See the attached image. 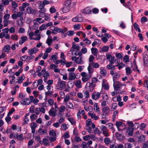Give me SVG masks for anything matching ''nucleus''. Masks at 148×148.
<instances>
[{"instance_id":"f257e3e1","label":"nucleus","mask_w":148,"mask_h":148,"mask_svg":"<svg viewBox=\"0 0 148 148\" xmlns=\"http://www.w3.org/2000/svg\"><path fill=\"white\" fill-rule=\"evenodd\" d=\"M106 56L107 59L109 61L110 64H114V63L118 64L119 63L120 60L119 59H115L114 56H112L110 54H107Z\"/></svg>"},{"instance_id":"f03ea898","label":"nucleus","mask_w":148,"mask_h":148,"mask_svg":"<svg viewBox=\"0 0 148 148\" xmlns=\"http://www.w3.org/2000/svg\"><path fill=\"white\" fill-rule=\"evenodd\" d=\"M97 79L95 77L93 78L92 79L91 81L90 82H88L86 84V86L89 87L90 90H92L94 87L96 86V83L97 82Z\"/></svg>"},{"instance_id":"7ed1b4c3","label":"nucleus","mask_w":148,"mask_h":148,"mask_svg":"<svg viewBox=\"0 0 148 148\" xmlns=\"http://www.w3.org/2000/svg\"><path fill=\"white\" fill-rule=\"evenodd\" d=\"M74 2H71L70 0H67L65 2V6L64 9L66 12L69 11L70 7L73 6L74 5Z\"/></svg>"},{"instance_id":"20e7f679","label":"nucleus","mask_w":148,"mask_h":148,"mask_svg":"<svg viewBox=\"0 0 148 148\" xmlns=\"http://www.w3.org/2000/svg\"><path fill=\"white\" fill-rule=\"evenodd\" d=\"M81 75L82 76V80L83 82H85L88 81L91 77L90 75H87L85 72H82Z\"/></svg>"},{"instance_id":"39448f33","label":"nucleus","mask_w":148,"mask_h":148,"mask_svg":"<svg viewBox=\"0 0 148 148\" xmlns=\"http://www.w3.org/2000/svg\"><path fill=\"white\" fill-rule=\"evenodd\" d=\"M72 20L74 22H81L83 21V17L81 14H79L75 17L73 18Z\"/></svg>"},{"instance_id":"423d86ee","label":"nucleus","mask_w":148,"mask_h":148,"mask_svg":"<svg viewBox=\"0 0 148 148\" xmlns=\"http://www.w3.org/2000/svg\"><path fill=\"white\" fill-rule=\"evenodd\" d=\"M60 90H62L66 88L65 82L63 81H59L58 82Z\"/></svg>"},{"instance_id":"0eeeda50","label":"nucleus","mask_w":148,"mask_h":148,"mask_svg":"<svg viewBox=\"0 0 148 148\" xmlns=\"http://www.w3.org/2000/svg\"><path fill=\"white\" fill-rule=\"evenodd\" d=\"M26 9L27 13L29 14H35L36 12V11L35 9L32 8L30 7H27Z\"/></svg>"},{"instance_id":"6e6552de","label":"nucleus","mask_w":148,"mask_h":148,"mask_svg":"<svg viewBox=\"0 0 148 148\" xmlns=\"http://www.w3.org/2000/svg\"><path fill=\"white\" fill-rule=\"evenodd\" d=\"M56 112V110L53 107H52L48 112L50 116L53 117L55 116Z\"/></svg>"},{"instance_id":"1a4fd4ad","label":"nucleus","mask_w":148,"mask_h":148,"mask_svg":"<svg viewBox=\"0 0 148 148\" xmlns=\"http://www.w3.org/2000/svg\"><path fill=\"white\" fill-rule=\"evenodd\" d=\"M101 95V92H95L92 94V99L96 100L98 99Z\"/></svg>"},{"instance_id":"9d476101","label":"nucleus","mask_w":148,"mask_h":148,"mask_svg":"<svg viewBox=\"0 0 148 148\" xmlns=\"http://www.w3.org/2000/svg\"><path fill=\"white\" fill-rule=\"evenodd\" d=\"M20 102L21 104L23 105H29L30 103V102L28 98L23 99Z\"/></svg>"},{"instance_id":"9b49d317","label":"nucleus","mask_w":148,"mask_h":148,"mask_svg":"<svg viewBox=\"0 0 148 148\" xmlns=\"http://www.w3.org/2000/svg\"><path fill=\"white\" fill-rule=\"evenodd\" d=\"M122 86L121 83L119 82H115L114 84V88L115 90H117Z\"/></svg>"},{"instance_id":"f8f14e48","label":"nucleus","mask_w":148,"mask_h":148,"mask_svg":"<svg viewBox=\"0 0 148 148\" xmlns=\"http://www.w3.org/2000/svg\"><path fill=\"white\" fill-rule=\"evenodd\" d=\"M30 126L32 130V133L34 134L35 132V129L37 126V124L35 122H33L31 123Z\"/></svg>"},{"instance_id":"ddd939ff","label":"nucleus","mask_w":148,"mask_h":148,"mask_svg":"<svg viewBox=\"0 0 148 148\" xmlns=\"http://www.w3.org/2000/svg\"><path fill=\"white\" fill-rule=\"evenodd\" d=\"M47 130L46 128H44V129L42 128H39L38 130V132L39 135H42L47 132Z\"/></svg>"},{"instance_id":"4468645a","label":"nucleus","mask_w":148,"mask_h":148,"mask_svg":"<svg viewBox=\"0 0 148 148\" xmlns=\"http://www.w3.org/2000/svg\"><path fill=\"white\" fill-rule=\"evenodd\" d=\"M75 86L78 88H80L82 87V82L80 79L77 80L75 83Z\"/></svg>"},{"instance_id":"2eb2a0df","label":"nucleus","mask_w":148,"mask_h":148,"mask_svg":"<svg viewBox=\"0 0 148 148\" xmlns=\"http://www.w3.org/2000/svg\"><path fill=\"white\" fill-rule=\"evenodd\" d=\"M76 76L73 72H70L69 73V80H72L75 79Z\"/></svg>"},{"instance_id":"dca6fc26","label":"nucleus","mask_w":148,"mask_h":148,"mask_svg":"<svg viewBox=\"0 0 148 148\" xmlns=\"http://www.w3.org/2000/svg\"><path fill=\"white\" fill-rule=\"evenodd\" d=\"M86 126H90L91 125V127L92 128L94 129L95 128V125L93 123H92L91 119H88L86 120Z\"/></svg>"},{"instance_id":"f3484780","label":"nucleus","mask_w":148,"mask_h":148,"mask_svg":"<svg viewBox=\"0 0 148 148\" xmlns=\"http://www.w3.org/2000/svg\"><path fill=\"white\" fill-rule=\"evenodd\" d=\"M75 62L76 63L79 64H84L82 58L81 57H77V58L75 60Z\"/></svg>"},{"instance_id":"a211bd4d","label":"nucleus","mask_w":148,"mask_h":148,"mask_svg":"<svg viewBox=\"0 0 148 148\" xmlns=\"http://www.w3.org/2000/svg\"><path fill=\"white\" fill-rule=\"evenodd\" d=\"M89 116H90L91 118L95 120H98L99 118L98 116H96L94 113H88Z\"/></svg>"},{"instance_id":"6ab92c4d","label":"nucleus","mask_w":148,"mask_h":148,"mask_svg":"<svg viewBox=\"0 0 148 148\" xmlns=\"http://www.w3.org/2000/svg\"><path fill=\"white\" fill-rule=\"evenodd\" d=\"M134 130L132 128L127 127L126 132L128 136H132L133 135V133L134 132Z\"/></svg>"},{"instance_id":"aec40b11","label":"nucleus","mask_w":148,"mask_h":148,"mask_svg":"<svg viewBox=\"0 0 148 148\" xmlns=\"http://www.w3.org/2000/svg\"><path fill=\"white\" fill-rule=\"evenodd\" d=\"M38 50L37 49L36 47H34L28 51V53L30 55H32L34 53H36L37 51Z\"/></svg>"},{"instance_id":"412c9836","label":"nucleus","mask_w":148,"mask_h":148,"mask_svg":"<svg viewBox=\"0 0 148 148\" xmlns=\"http://www.w3.org/2000/svg\"><path fill=\"white\" fill-rule=\"evenodd\" d=\"M27 39V38L26 36L21 37V39L19 40V43L20 45H22Z\"/></svg>"},{"instance_id":"4be33fe9","label":"nucleus","mask_w":148,"mask_h":148,"mask_svg":"<svg viewBox=\"0 0 148 148\" xmlns=\"http://www.w3.org/2000/svg\"><path fill=\"white\" fill-rule=\"evenodd\" d=\"M25 77L24 74H22L21 76L19 77L18 79H17V80L18 81L17 82L18 84H20L22 83L23 80L25 79Z\"/></svg>"},{"instance_id":"5701e85b","label":"nucleus","mask_w":148,"mask_h":148,"mask_svg":"<svg viewBox=\"0 0 148 148\" xmlns=\"http://www.w3.org/2000/svg\"><path fill=\"white\" fill-rule=\"evenodd\" d=\"M91 12V10L89 8L87 7L84 9L82 12V13L86 14H89Z\"/></svg>"},{"instance_id":"b1692460","label":"nucleus","mask_w":148,"mask_h":148,"mask_svg":"<svg viewBox=\"0 0 148 148\" xmlns=\"http://www.w3.org/2000/svg\"><path fill=\"white\" fill-rule=\"evenodd\" d=\"M145 137L144 135H141L140 136L138 139V142L139 143H141L144 142L145 141Z\"/></svg>"},{"instance_id":"393cba45","label":"nucleus","mask_w":148,"mask_h":148,"mask_svg":"<svg viewBox=\"0 0 148 148\" xmlns=\"http://www.w3.org/2000/svg\"><path fill=\"white\" fill-rule=\"evenodd\" d=\"M1 4L3 5L4 6L8 5L10 1H12L13 0H1Z\"/></svg>"},{"instance_id":"a878e982","label":"nucleus","mask_w":148,"mask_h":148,"mask_svg":"<svg viewBox=\"0 0 148 148\" xmlns=\"http://www.w3.org/2000/svg\"><path fill=\"white\" fill-rule=\"evenodd\" d=\"M113 64H111L110 63L107 66V68L109 70H114L115 69V66L114 65H113Z\"/></svg>"},{"instance_id":"bb28decb","label":"nucleus","mask_w":148,"mask_h":148,"mask_svg":"<svg viewBox=\"0 0 148 148\" xmlns=\"http://www.w3.org/2000/svg\"><path fill=\"white\" fill-rule=\"evenodd\" d=\"M53 40L51 38H48L46 42L49 46L51 45L52 43Z\"/></svg>"},{"instance_id":"cd10ccee","label":"nucleus","mask_w":148,"mask_h":148,"mask_svg":"<svg viewBox=\"0 0 148 148\" xmlns=\"http://www.w3.org/2000/svg\"><path fill=\"white\" fill-rule=\"evenodd\" d=\"M90 64L95 69L98 68L99 66V65L97 62H92Z\"/></svg>"},{"instance_id":"c85d7f7f","label":"nucleus","mask_w":148,"mask_h":148,"mask_svg":"<svg viewBox=\"0 0 148 148\" xmlns=\"http://www.w3.org/2000/svg\"><path fill=\"white\" fill-rule=\"evenodd\" d=\"M108 127L109 129H112L113 130L114 132V128L113 125L111 123H108L106 124Z\"/></svg>"},{"instance_id":"c756f323","label":"nucleus","mask_w":148,"mask_h":148,"mask_svg":"<svg viewBox=\"0 0 148 148\" xmlns=\"http://www.w3.org/2000/svg\"><path fill=\"white\" fill-rule=\"evenodd\" d=\"M44 75L43 76L44 77V78L43 80L45 82H46L47 79L48 77L49 76V73L47 72H45L44 73Z\"/></svg>"},{"instance_id":"7c9ffc66","label":"nucleus","mask_w":148,"mask_h":148,"mask_svg":"<svg viewBox=\"0 0 148 148\" xmlns=\"http://www.w3.org/2000/svg\"><path fill=\"white\" fill-rule=\"evenodd\" d=\"M100 71V74L103 76H105L106 74V70L103 69H101Z\"/></svg>"},{"instance_id":"2f4dec72","label":"nucleus","mask_w":148,"mask_h":148,"mask_svg":"<svg viewBox=\"0 0 148 148\" xmlns=\"http://www.w3.org/2000/svg\"><path fill=\"white\" fill-rule=\"evenodd\" d=\"M92 53L95 56L97 55V48H92L91 49Z\"/></svg>"},{"instance_id":"473e14b6","label":"nucleus","mask_w":148,"mask_h":148,"mask_svg":"<svg viewBox=\"0 0 148 148\" xmlns=\"http://www.w3.org/2000/svg\"><path fill=\"white\" fill-rule=\"evenodd\" d=\"M65 105L67 107H68V108L70 109H73V104L71 102H66L65 103Z\"/></svg>"},{"instance_id":"72a5a7b5","label":"nucleus","mask_w":148,"mask_h":148,"mask_svg":"<svg viewBox=\"0 0 148 148\" xmlns=\"http://www.w3.org/2000/svg\"><path fill=\"white\" fill-rule=\"evenodd\" d=\"M102 111L104 112H108L109 111V108L108 107H102Z\"/></svg>"},{"instance_id":"f704fd0d","label":"nucleus","mask_w":148,"mask_h":148,"mask_svg":"<svg viewBox=\"0 0 148 148\" xmlns=\"http://www.w3.org/2000/svg\"><path fill=\"white\" fill-rule=\"evenodd\" d=\"M104 141L106 145H108L110 142V140L108 138H106L104 139Z\"/></svg>"},{"instance_id":"c9c22d12","label":"nucleus","mask_w":148,"mask_h":148,"mask_svg":"<svg viewBox=\"0 0 148 148\" xmlns=\"http://www.w3.org/2000/svg\"><path fill=\"white\" fill-rule=\"evenodd\" d=\"M83 95V97H84L85 98H88L89 97V92L87 91L84 92Z\"/></svg>"},{"instance_id":"e433bc0d","label":"nucleus","mask_w":148,"mask_h":148,"mask_svg":"<svg viewBox=\"0 0 148 148\" xmlns=\"http://www.w3.org/2000/svg\"><path fill=\"white\" fill-rule=\"evenodd\" d=\"M37 117L35 114H33L30 116V118L31 121H33L36 119Z\"/></svg>"},{"instance_id":"4c0bfd02","label":"nucleus","mask_w":148,"mask_h":148,"mask_svg":"<svg viewBox=\"0 0 148 148\" xmlns=\"http://www.w3.org/2000/svg\"><path fill=\"white\" fill-rule=\"evenodd\" d=\"M69 121L71 123V124L74 125L75 123V121L73 118H69L68 119Z\"/></svg>"},{"instance_id":"58836bf2","label":"nucleus","mask_w":148,"mask_h":148,"mask_svg":"<svg viewBox=\"0 0 148 148\" xmlns=\"http://www.w3.org/2000/svg\"><path fill=\"white\" fill-rule=\"evenodd\" d=\"M81 146L82 148H88V147H89L88 145V144L85 142H83L82 143Z\"/></svg>"},{"instance_id":"ea45409f","label":"nucleus","mask_w":148,"mask_h":148,"mask_svg":"<svg viewBox=\"0 0 148 148\" xmlns=\"http://www.w3.org/2000/svg\"><path fill=\"white\" fill-rule=\"evenodd\" d=\"M90 64H89L88 67V71L89 73L90 74L92 73L93 72V69L92 68L91 66H90Z\"/></svg>"},{"instance_id":"a19ab883","label":"nucleus","mask_w":148,"mask_h":148,"mask_svg":"<svg viewBox=\"0 0 148 148\" xmlns=\"http://www.w3.org/2000/svg\"><path fill=\"white\" fill-rule=\"evenodd\" d=\"M126 75H129L132 72V71L129 67H127L125 69Z\"/></svg>"},{"instance_id":"79ce46f5","label":"nucleus","mask_w":148,"mask_h":148,"mask_svg":"<svg viewBox=\"0 0 148 148\" xmlns=\"http://www.w3.org/2000/svg\"><path fill=\"white\" fill-rule=\"evenodd\" d=\"M23 121H24V123L23 124V125H26L28 123V122L29 121V119L26 116H25L24 117V119Z\"/></svg>"},{"instance_id":"37998d69","label":"nucleus","mask_w":148,"mask_h":148,"mask_svg":"<svg viewBox=\"0 0 148 148\" xmlns=\"http://www.w3.org/2000/svg\"><path fill=\"white\" fill-rule=\"evenodd\" d=\"M103 99L104 100L107 101L108 99L107 95L105 93H103L102 95Z\"/></svg>"},{"instance_id":"c03bdc74","label":"nucleus","mask_w":148,"mask_h":148,"mask_svg":"<svg viewBox=\"0 0 148 148\" xmlns=\"http://www.w3.org/2000/svg\"><path fill=\"white\" fill-rule=\"evenodd\" d=\"M117 104L116 103H114L112 104L111 109L112 110H115L116 109Z\"/></svg>"},{"instance_id":"a18cd8bd","label":"nucleus","mask_w":148,"mask_h":148,"mask_svg":"<svg viewBox=\"0 0 148 148\" xmlns=\"http://www.w3.org/2000/svg\"><path fill=\"white\" fill-rule=\"evenodd\" d=\"M132 144L129 143H126L124 145L125 148H132Z\"/></svg>"},{"instance_id":"49530a36","label":"nucleus","mask_w":148,"mask_h":148,"mask_svg":"<svg viewBox=\"0 0 148 148\" xmlns=\"http://www.w3.org/2000/svg\"><path fill=\"white\" fill-rule=\"evenodd\" d=\"M42 142L45 146H47L49 144L48 140L45 138L43 139Z\"/></svg>"},{"instance_id":"de8ad7c7","label":"nucleus","mask_w":148,"mask_h":148,"mask_svg":"<svg viewBox=\"0 0 148 148\" xmlns=\"http://www.w3.org/2000/svg\"><path fill=\"white\" fill-rule=\"evenodd\" d=\"M127 123L129 126L128 127H130L131 128H132L133 127V123L132 121H127Z\"/></svg>"},{"instance_id":"09e8293b","label":"nucleus","mask_w":148,"mask_h":148,"mask_svg":"<svg viewBox=\"0 0 148 148\" xmlns=\"http://www.w3.org/2000/svg\"><path fill=\"white\" fill-rule=\"evenodd\" d=\"M10 47L9 45H7L4 46L3 49L5 52H8L10 49Z\"/></svg>"},{"instance_id":"8fccbe9b","label":"nucleus","mask_w":148,"mask_h":148,"mask_svg":"<svg viewBox=\"0 0 148 148\" xmlns=\"http://www.w3.org/2000/svg\"><path fill=\"white\" fill-rule=\"evenodd\" d=\"M133 126L132 128L134 130L138 129L140 126L139 123H135Z\"/></svg>"},{"instance_id":"3c124183","label":"nucleus","mask_w":148,"mask_h":148,"mask_svg":"<svg viewBox=\"0 0 148 148\" xmlns=\"http://www.w3.org/2000/svg\"><path fill=\"white\" fill-rule=\"evenodd\" d=\"M94 109L97 112L99 111V109L97 103H95L94 105Z\"/></svg>"},{"instance_id":"603ef678","label":"nucleus","mask_w":148,"mask_h":148,"mask_svg":"<svg viewBox=\"0 0 148 148\" xmlns=\"http://www.w3.org/2000/svg\"><path fill=\"white\" fill-rule=\"evenodd\" d=\"M12 7L14 9H16L18 6L17 3L15 1H12L11 3Z\"/></svg>"},{"instance_id":"864d4df0","label":"nucleus","mask_w":148,"mask_h":148,"mask_svg":"<svg viewBox=\"0 0 148 148\" xmlns=\"http://www.w3.org/2000/svg\"><path fill=\"white\" fill-rule=\"evenodd\" d=\"M75 34L73 31H69L67 32V35L69 36H73Z\"/></svg>"},{"instance_id":"5fc2aeb1","label":"nucleus","mask_w":148,"mask_h":148,"mask_svg":"<svg viewBox=\"0 0 148 148\" xmlns=\"http://www.w3.org/2000/svg\"><path fill=\"white\" fill-rule=\"evenodd\" d=\"M48 104L50 106H52L53 105L54 102L53 100L51 99H49L47 101Z\"/></svg>"},{"instance_id":"6e6d98bb","label":"nucleus","mask_w":148,"mask_h":148,"mask_svg":"<svg viewBox=\"0 0 148 148\" xmlns=\"http://www.w3.org/2000/svg\"><path fill=\"white\" fill-rule=\"evenodd\" d=\"M49 134L52 136H56V133L55 131L53 130H52L50 131Z\"/></svg>"},{"instance_id":"4d7b16f0","label":"nucleus","mask_w":148,"mask_h":148,"mask_svg":"<svg viewBox=\"0 0 148 148\" xmlns=\"http://www.w3.org/2000/svg\"><path fill=\"white\" fill-rule=\"evenodd\" d=\"M73 48L74 49H76L77 51L79 50V45H73L72 44Z\"/></svg>"},{"instance_id":"13d9d810","label":"nucleus","mask_w":148,"mask_h":148,"mask_svg":"<svg viewBox=\"0 0 148 148\" xmlns=\"http://www.w3.org/2000/svg\"><path fill=\"white\" fill-rule=\"evenodd\" d=\"M118 114V111L117 110L113 112V114L112 116L113 120H114L116 118V116H117Z\"/></svg>"},{"instance_id":"bf43d9fd","label":"nucleus","mask_w":148,"mask_h":148,"mask_svg":"<svg viewBox=\"0 0 148 148\" xmlns=\"http://www.w3.org/2000/svg\"><path fill=\"white\" fill-rule=\"evenodd\" d=\"M123 60L125 63H127L129 61V58L127 55H125L124 57Z\"/></svg>"},{"instance_id":"052dcab7","label":"nucleus","mask_w":148,"mask_h":148,"mask_svg":"<svg viewBox=\"0 0 148 148\" xmlns=\"http://www.w3.org/2000/svg\"><path fill=\"white\" fill-rule=\"evenodd\" d=\"M109 47L107 46H105L103 47L102 49V51L106 52L108 51Z\"/></svg>"},{"instance_id":"680f3d73","label":"nucleus","mask_w":148,"mask_h":148,"mask_svg":"<svg viewBox=\"0 0 148 148\" xmlns=\"http://www.w3.org/2000/svg\"><path fill=\"white\" fill-rule=\"evenodd\" d=\"M35 106L34 105H32L29 108V112L31 113H33L34 112Z\"/></svg>"},{"instance_id":"e2e57ef3","label":"nucleus","mask_w":148,"mask_h":148,"mask_svg":"<svg viewBox=\"0 0 148 148\" xmlns=\"http://www.w3.org/2000/svg\"><path fill=\"white\" fill-rule=\"evenodd\" d=\"M34 33L33 32H30L28 36H29V38L30 40H33L34 38L33 36L34 35Z\"/></svg>"},{"instance_id":"0e129e2a","label":"nucleus","mask_w":148,"mask_h":148,"mask_svg":"<svg viewBox=\"0 0 148 148\" xmlns=\"http://www.w3.org/2000/svg\"><path fill=\"white\" fill-rule=\"evenodd\" d=\"M34 58V56L32 55H31L29 56H27V61H29L30 60L33 59Z\"/></svg>"},{"instance_id":"69168bd1","label":"nucleus","mask_w":148,"mask_h":148,"mask_svg":"<svg viewBox=\"0 0 148 148\" xmlns=\"http://www.w3.org/2000/svg\"><path fill=\"white\" fill-rule=\"evenodd\" d=\"M94 58L95 57L93 55H91L90 56L89 58V61L90 62H93V61H94Z\"/></svg>"},{"instance_id":"338daca9","label":"nucleus","mask_w":148,"mask_h":148,"mask_svg":"<svg viewBox=\"0 0 148 148\" xmlns=\"http://www.w3.org/2000/svg\"><path fill=\"white\" fill-rule=\"evenodd\" d=\"M91 136L89 135L85 136L83 137V139L84 140L86 141L90 138Z\"/></svg>"},{"instance_id":"774afa93","label":"nucleus","mask_w":148,"mask_h":148,"mask_svg":"<svg viewBox=\"0 0 148 148\" xmlns=\"http://www.w3.org/2000/svg\"><path fill=\"white\" fill-rule=\"evenodd\" d=\"M143 62L145 65H146L148 63V58L146 57H143Z\"/></svg>"}]
</instances>
